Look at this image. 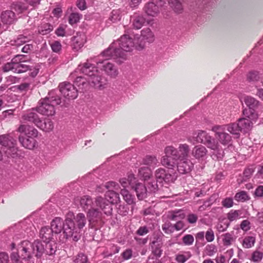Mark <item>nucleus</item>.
<instances>
[{
    "mask_svg": "<svg viewBox=\"0 0 263 263\" xmlns=\"http://www.w3.org/2000/svg\"><path fill=\"white\" fill-rule=\"evenodd\" d=\"M204 236L208 242H212L215 239L214 232L211 228L208 229L204 234Z\"/></svg>",
    "mask_w": 263,
    "mask_h": 263,
    "instance_id": "obj_62",
    "label": "nucleus"
},
{
    "mask_svg": "<svg viewBox=\"0 0 263 263\" xmlns=\"http://www.w3.org/2000/svg\"><path fill=\"white\" fill-rule=\"evenodd\" d=\"M120 194L122 196L123 199L128 204H132L134 202V197L129 193V192L127 190L125 189H121Z\"/></svg>",
    "mask_w": 263,
    "mask_h": 263,
    "instance_id": "obj_45",
    "label": "nucleus"
},
{
    "mask_svg": "<svg viewBox=\"0 0 263 263\" xmlns=\"http://www.w3.org/2000/svg\"><path fill=\"white\" fill-rule=\"evenodd\" d=\"M104 187L108 191H112L114 189L115 190H118L120 189L119 185L114 181H109L105 183Z\"/></svg>",
    "mask_w": 263,
    "mask_h": 263,
    "instance_id": "obj_61",
    "label": "nucleus"
},
{
    "mask_svg": "<svg viewBox=\"0 0 263 263\" xmlns=\"http://www.w3.org/2000/svg\"><path fill=\"white\" fill-rule=\"evenodd\" d=\"M97 68L88 61L79 66L80 70L89 77V83L93 84L95 88L102 90L105 88L107 80L104 77L99 75Z\"/></svg>",
    "mask_w": 263,
    "mask_h": 263,
    "instance_id": "obj_5",
    "label": "nucleus"
},
{
    "mask_svg": "<svg viewBox=\"0 0 263 263\" xmlns=\"http://www.w3.org/2000/svg\"><path fill=\"white\" fill-rule=\"evenodd\" d=\"M221 243L225 248L232 246L236 241V237L233 234L227 232L220 236Z\"/></svg>",
    "mask_w": 263,
    "mask_h": 263,
    "instance_id": "obj_20",
    "label": "nucleus"
},
{
    "mask_svg": "<svg viewBox=\"0 0 263 263\" xmlns=\"http://www.w3.org/2000/svg\"><path fill=\"white\" fill-rule=\"evenodd\" d=\"M122 17L121 11L120 9L113 10L110 15L109 19L113 22L119 21Z\"/></svg>",
    "mask_w": 263,
    "mask_h": 263,
    "instance_id": "obj_49",
    "label": "nucleus"
},
{
    "mask_svg": "<svg viewBox=\"0 0 263 263\" xmlns=\"http://www.w3.org/2000/svg\"><path fill=\"white\" fill-rule=\"evenodd\" d=\"M145 20L143 16L134 14L130 17V22L134 28L136 29H140L145 23Z\"/></svg>",
    "mask_w": 263,
    "mask_h": 263,
    "instance_id": "obj_27",
    "label": "nucleus"
},
{
    "mask_svg": "<svg viewBox=\"0 0 263 263\" xmlns=\"http://www.w3.org/2000/svg\"><path fill=\"white\" fill-rule=\"evenodd\" d=\"M50 47L53 52L60 53L62 50V45L60 42L54 41L50 43Z\"/></svg>",
    "mask_w": 263,
    "mask_h": 263,
    "instance_id": "obj_56",
    "label": "nucleus"
},
{
    "mask_svg": "<svg viewBox=\"0 0 263 263\" xmlns=\"http://www.w3.org/2000/svg\"><path fill=\"white\" fill-rule=\"evenodd\" d=\"M168 217L171 220H180L184 217V214L181 213L179 211H172L169 213Z\"/></svg>",
    "mask_w": 263,
    "mask_h": 263,
    "instance_id": "obj_50",
    "label": "nucleus"
},
{
    "mask_svg": "<svg viewBox=\"0 0 263 263\" xmlns=\"http://www.w3.org/2000/svg\"><path fill=\"white\" fill-rule=\"evenodd\" d=\"M155 176L156 179L159 180L160 181L164 180L166 182L169 181L171 175L166 174L164 169L160 168L156 171Z\"/></svg>",
    "mask_w": 263,
    "mask_h": 263,
    "instance_id": "obj_40",
    "label": "nucleus"
},
{
    "mask_svg": "<svg viewBox=\"0 0 263 263\" xmlns=\"http://www.w3.org/2000/svg\"><path fill=\"white\" fill-rule=\"evenodd\" d=\"M234 199L238 202H244L250 200V197L246 191H241L235 194Z\"/></svg>",
    "mask_w": 263,
    "mask_h": 263,
    "instance_id": "obj_44",
    "label": "nucleus"
},
{
    "mask_svg": "<svg viewBox=\"0 0 263 263\" xmlns=\"http://www.w3.org/2000/svg\"><path fill=\"white\" fill-rule=\"evenodd\" d=\"M74 86L77 87L78 92H84L89 87V83L86 78L82 77H78L74 81Z\"/></svg>",
    "mask_w": 263,
    "mask_h": 263,
    "instance_id": "obj_22",
    "label": "nucleus"
},
{
    "mask_svg": "<svg viewBox=\"0 0 263 263\" xmlns=\"http://www.w3.org/2000/svg\"><path fill=\"white\" fill-rule=\"evenodd\" d=\"M157 0H154L152 2L148 3L144 7V11L147 15L155 16L160 11L159 7L161 4L157 5Z\"/></svg>",
    "mask_w": 263,
    "mask_h": 263,
    "instance_id": "obj_17",
    "label": "nucleus"
},
{
    "mask_svg": "<svg viewBox=\"0 0 263 263\" xmlns=\"http://www.w3.org/2000/svg\"><path fill=\"white\" fill-rule=\"evenodd\" d=\"M208 151L206 148L202 145H197L195 146L192 152V155L196 159H200L206 155Z\"/></svg>",
    "mask_w": 263,
    "mask_h": 263,
    "instance_id": "obj_28",
    "label": "nucleus"
},
{
    "mask_svg": "<svg viewBox=\"0 0 263 263\" xmlns=\"http://www.w3.org/2000/svg\"><path fill=\"white\" fill-rule=\"evenodd\" d=\"M119 182L123 187L126 189L129 185H130L133 189H134V185L136 182V179L133 174H129L128 176V178H123L120 179Z\"/></svg>",
    "mask_w": 263,
    "mask_h": 263,
    "instance_id": "obj_30",
    "label": "nucleus"
},
{
    "mask_svg": "<svg viewBox=\"0 0 263 263\" xmlns=\"http://www.w3.org/2000/svg\"><path fill=\"white\" fill-rule=\"evenodd\" d=\"M29 70V75L32 77H35L38 74L39 67L38 66H31L25 63L15 64L14 73H22Z\"/></svg>",
    "mask_w": 263,
    "mask_h": 263,
    "instance_id": "obj_13",
    "label": "nucleus"
},
{
    "mask_svg": "<svg viewBox=\"0 0 263 263\" xmlns=\"http://www.w3.org/2000/svg\"><path fill=\"white\" fill-rule=\"evenodd\" d=\"M164 152L165 155L162 157V164L168 168L173 169L176 165V162L180 158L178 150L170 145L165 147Z\"/></svg>",
    "mask_w": 263,
    "mask_h": 263,
    "instance_id": "obj_8",
    "label": "nucleus"
},
{
    "mask_svg": "<svg viewBox=\"0 0 263 263\" xmlns=\"http://www.w3.org/2000/svg\"><path fill=\"white\" fill-rule=\"evenodd\" d=\"M150 172V170L147 167H141L139 170V174L143 178L144 180H146L149 178L151 174Z\"/></svg>",
    "mask_w": 263,
    "mask_h": 263,
    "instance_id": "obj_57",
    "label": "nucleus"
},
{
    "mask_svg": "<svg viewBox=\"0 0 263 263\" xmlns=\"http://www.w3.org/2000/svg\"><path fill=\"white\" fill-rule=\"evenodd\" d=\"M184 0H168V3L174 11L177 13H181L183 8L182 2Z\"/></svg>",
    "mask_w": 263,
    "mask_h": 263,
    "instance_id": "obj_35",
    "label": "nucleus"
},
{
    "mask_svg": "<svg viewBox=\"0 0 263 263\" xmlns=\"http://www.w3.org/2000/svg\"><path fill=\"white\" fill-rule=\"evenodd\" d=\"M36 112V108H32L25 112L23 115L22 118L24 121L33 123L37 126L41 119L39 118Z\"/></svg>",
    "mask_w": 263,
    "mask_h": 263,
    "instance_id": "obj_15",
    "label": "nucleus"
},
{
    "mask_svg": "<svg viewBox=\"0 0 263 263\" xmlns=\"http://www.w3.org/2000/svg\"><path fill=\"white\" fill-rule=\"evenodd\" d=\"M242 211L239 210H231L227 214L228 220L230 222L236 221L241 218Z\"/></svg>",
    "mask_w": 263,
    "mask_h": 263,
    "instance_id": "obj_37",
    "label": "nucleus"
},
{
    "mask_svg": "<svg viewBox=\"0 0 263 263\" xmlns=\"http://www.w3.org/2000/svg\"><path fill=\"white\" fill-rule=\"evenodd\" d=\"M193 138L197 142L203 143L209 148L212 150L217 151L219 148V144L218 142L203 130H198L195 132L193 134Z\"/></svg>",
    "mask_w": 263,
    "mask_h": 263,
    "instance_id": "obj_9",
    "label": "nucleus"
},
{
    "mask_svg": "<svg viewBox=\"0 0 263 263\" xmlns=\"http://www.w3.org/2000/svg\"><path fill=\"white\" fill-rule=\"evenodd\" d=\"M36 126L43 131L49 132L53 129L54 124L49 119H45L44 120L40 119Z\"/></svg>",
    "mask_w": 263,
    "mask_h": 263,
    "instance_id": "obj_26",
    "label": "nucleus"
},
{
    "mask_svg": "<svg viewBox=\"0 0 263 263\" xmlns=\"http://www.w3.org/2000/svg\"><path fill=\"white\" fill-rule=\"evenodd\" d=\"M242 246L245 249H249L253 247L256 241V238L253 236H246L239 239Z\"/></svg>",
    "mask_w": 263,
    "mask_h": 263,
    "instance_id": "obj_31",
    "label": "nucleus"
},
{
    "mask_svg": "<svg viewBox=\"0 0 263 263\" xmlns=\"http://www.w3.org/2000/svg\"><path fill=\"white\" fill-rule=\"evenodd\" d=\"M179 151L180 152V158L182 159L187 158L190 151L189 146L185 144H180L178 147Z\"/></svg>",
    "mask_w": 263,
    "mask_h": 263,
    "instance_id": "obj_47",
    "label": "nucleus"
},
{
    "mask_svg": "<svg viewBox=\"0 0 263 263\" xmlns=\"http://www.w3.org/2000/svg\"><path fill=\"white\" fill-rule=\"evenodd\" d=\"M158 163V159L155 156L146 155L142 160V164L154 167Z\"/></svg>",
    "mask_w": 263,
    "mask_h": 263,
    "instance_id": "obj_42",
    "label": "nucleus"
},
{
    "mask_svg": "<svg viewBox=\"0 0 263 263\" xmlns=\"http://www.w3.org/2000/svg\"><path fill=\"white\" fill-rule=\"evenodd\" d=\"M27 57L24 55L17 54L12 58L13 62L15 64H23L27 62Z\"/></svg>",
    "mask_w": 263,
    "mask_h": 263,
    "instance_id": "obj_59",
    "label": "nucleus"
},
{
    "mask_svg": "<svg viewBox=\"0 0 263 263\" xmlns=\"http://www.w3.org/2000/svg\"><path fill=\"white\" fill-rule=\"evenodd\" d=\"M52 25L49 23H42L37 28V31L39 34L46 35L49 33L53 30Z\"/></svg>",
    "mask_w": 263,
    "mask_h": 263,
    "instance_id": "obj_41",
    "label": "nucleus"
},
{
    "mask_svg": "<svg viewBox=\"0 0 263 263\" xmlns=\"http://www.w3.org/2000/svg\"><path fill=\"white\" fill-rule=\"evenodd\" d=\"M53 233L49 227L46 226L41 229L39 236L43 242L53 241Z\"/></svg>",
    "mask_w": 263,
    "mask_h": 263,
    "instance_id": "obj_21",
    "label": "nucleus"
},
{
    "mask_svg": "<svg viewBox=\"0 0 263 263\" xmlns=\"http://www.w3.org/2000/svg\"><path fill=\"white\" fill-rule=\"evenodd\" d=\"M11 9L14 10L16 13L21 14L27 9L25 4L21 2H14L11 4Z\"/></svg>",
    "mask_w": 263,
    "mask_h": 263,
    "instance_id": "obj_39",
    "label": "nucleus"
},
{
    "mask_svg": "<svg viewBox=\"0 0 263 263\" xmlns=\"http://www.w3.org/2000/svg\"><path fill=\"white\" fill-rule=\"evenodd\" d=\"M87 256L83 253H79L74 260L75 263H84L87 259Z\"/></svg>",
    "mask_w": 263,
    "mask_h": 263,
    "instance_id": "obj_64",
    "label": "nucleus"
},
{
    "mask_svg": "<svg viewBox=\"0 0 263 263\" xmlns=\"http://www.w3.org/2000/svg\"><path fill=\"white\" fill-rule=\"evenodd\" d=\"M44 244L39 240H35L33 243L28 241H23L21 243L19 247L20 253L24 259L30 258L34 255L39 258L43 254L51 255L53 254L57 248L54 241L43 242Z\"/></svg>",
    "mask_w": 263,
    "mask_h": 263,
    "instance_id": "obj_2",
    "label": "nucleus"
},
{
    "mask_svg": "<svg viewBox=\"0 0 263 263\" xmlns=\"http://www.w3.org/2000/svg\"><path fill=\"white\" fill-rule=\"evenodd\" d=\"M82 17V15L78 13H72L69 16L68 22L71 25H73L79 22Z\"/></svg>",
    "mask_w": 263,
    "mask_h": 263,
    "instance_id": "obj_52",
    "label": "nucleus"
},
{
    "mask_svg": "<svg viewBox=\"0 0 263 263\" xmlns=\"http://www.w3.org/2000/svg\"><path fill=\"white\" fill-rule=\"evenodd\" d=\"M15 67V64L13 62L12 59L11 62H7L2 67V70L4 72H7L10 71H12L14 72Z\"/></svg>",
    "mask_w": 263,
    "mask_h": 263,
    "instance_id": "obj_55",
    "label": "nucleus"
},
{
    "mask_svg": "<svg viewBox=\"0 0 263 263\" xmlns=\"http://www.w3.org/2000/svg\"><path fill=\"white\" fill-rule=\"evenodd\" d=\"M15 144H12L9 146L6 151V154L8 157L15 158L17 157V148L15 146Z\"/></svg>",
    "mask_w": 263,
    "mask_h": 263,
    "instance_id": "obj_51",
    "label": "nucleus"
},
{
    "mask_svg": "<svg viewBox=\"0 0 263 263\" xmlns=\"http://www.w3.org/2000/svg\"><path fill=\"white\" fill-rule=\"evenodd\" d=\"M176 165L178 171L181 174L190 172L193 167V164L187 158L179 159V162H176Z\"/></svg>",
    "mask_w": 263,
    "mask_h": 263,
    "instance_id": "obj_14",
    "label": "nucleus"
},
{
    "mask_svg": "<svg viewBox=\"0 0 263 263\" xmlns=\"http://www.w3.org/2000/svg\"><path fill=\"white\" fill-rule=\"evenodd\" d=\"M72 219H74L75 222L77 223V227H76L77 236L80 238V231L85 226L86 223V218L83 213H79L77 214L76 216L73 215ZM72 220L73 221V220Z\"/></svg>",
    "mask_w": 263,
    "mask_h": 263,
    "instance_id": "obj_18",
    "label": "nucleus"
},
{
    "mask_svg": "<svg viewBox=\"0 0 263 263\" xmlns=\"http://www.w3.org/2000/svg\"><path fill=\"white\" fill-rule=\"evenodd\" d=\"M135 40L137 41L136 49L141 50L145 47L146 43H151L154 41L155 36L149 28H146L141 30L140 36H135Z\"/></svg>",
    "mask_w": 263,
    "mask_h": 263,
    "instance_id": "obj_10",
    "label": "nucleus"
},
{
    "mask_svg": "<svg viewBox=\"0 0 263 263\" xmlns=\"http://www.w3.org/2000/svg\"><path fill=\"white\" fill-rule=\"evenodd\" d=\"M72 41L73 48L76 50H78L82 48L85 43V36L83 34H77V35L72 37Z\"/></svg>",
    "mask_w": 263,
    "mask_h": 263,
    "instance_id": "obj_32",
    "label": "nucleus"
},
{
    "mask_svg": "<svg viewBox=\"0 0 263 263\" xmlns=\"http://www.w3.org/2000/svg\"><path fill=\"white\" fill-rule=\"evenodd\" d=\"M75 201L79 202L84 211L88 210L87 216L90 221L97 222L104 218V215L112 214V208L102 196L96 197L93 201L90 196L84 195L76 198Z\"/></svg>",
    "mask_w": 263,
    "mask_h": 263,
    "instance_id": "obj_1",
    "label": "nucleus"
},
{
    "mask_svg": "<svg viewBox=\"0 0 263 263\" xmlns=\"http://www.w3.org/2000/svg\"><path fill=\"white\" fill-rule=\"evenodd\" d=\"M182 242L185 246H191L193 244L194 238L191 234H186L182 238Z\"/></svg>",
    "mask_w": 263,
    "mask_h": 263,
    "instance_id": "obj_58",
    "label": "nucleus"
},
{
    "mask_svg": "<svg viewBox=\"0 0 263 263\" xmlns=\"http://www.w3.org/2000/svg\"><path fill=\"white\" fill-rule=\"evenodd\" d=\"M230 226V222L226 219L223 218L220 220L217 224L216 228L219 232H223L226 231Z\"/></svg>",
    "mask_w": 263,
    "mask_h": 263,
    "instance_id": "obj_46",
    "label": "nucleus"
},
{
    "mask_svg": "<svg viewBox=\"0 0 263 263\" xmlns=\"http://www.w3.org/2000/svg\"><path fill=\"white\" fill-rule=\"evenodd\" d=\"M105 196L106 198L109 199H106L108 202L109 204L112 207V206L110 204H118L120 202V198L119 194L114 191H108L105 194ZM105 199V198H104Z\"/></svg>",
    "mask_w": 263,
    "mask_h": 263,
    "instance_id": "obj_29",
    "label": "nucleus"
},
{
    "mask_svg": "<svg viewBox=\"0 0 263 263\" xmlns=\"http://www.w3.org/2000/svg\"><path fill=\"white\" fill-rule=\"evenodd\" d=\"M17 131L21 133H24L27 137L35 138L37 137L38 131L33 126L28 124L21 125L18 128Z\"/></svg>",
    "mask_w": 263,
    "mask_h": 263,
    "instance_id": "obj_16",
    "label": "nucleus"
},
{
    "mask_svg": "<svg viewBox=\"0 0 263 263\" xmlns=\"http://www.w3.org/2000/svg\"><path fill=\"white\" fill-rule=\"evenodd\" d=\"M190 251H185L182 253H178L175 255V260L178 263H184L192 257Z\"/></svg>",
    "mask_w": 263,
    "mask_h": 263,
    "instance_id": "obj_38",
    "label": "nucleus"
},
{
    "mask_svg": "<svg viewBox=\"0 0 263 263\" xmlns=\"http://www.w3.org/2000/svg\"><path fill=\"white\" fill-rule=\"evenodd\" d=\"M217 252V247L214 245H208L205 248V252L206 255L209 256H213Z\"/></svg>",
    "mask_w": 263,
    "mask_h": 263,
    "instance_id": "obj_54",
    "label": "nucleus"
},
{
    "mask_svg": "<svg viewBox=\"0 0 263 263\" xmlns=\"http://www.w3.org/2000/svg\"><path fill=\"white\" fill-rule=\"evenodd\" d=\"M61 99L59 97L46 98L40 101L39 106L36 107V111L45 116H53L55 114V105H59Z\"/></svg>",
    "mask_w": 263,
    "mask_h": 263,
    "instance_id": "obj_7",
    "label": "nucleus"
},
{
    "mask_svg": "<svg viewBox=\"0 0 263 263\" xmlns=\"http://www.w3.org/2000/svg\"><path fill=\"white\" fill-rule=\"evenodd\" d=\"M137 41L127 34L121 36L119 40L112 43L110 46L103 52V55L107 58L116 59L121 58L123 60L126 59V52L136 48Z\"/></svg>",
    "mask_w": 263,
    "mask_h": 263,
    "instance_id": "obj_3",
    "label": "nucleus"
},
{
    "mask_svg": "<svg viewBox=\"0 0 263 263\" xmlns=\"http://www.w3.org/2000/svg\"><path fill=\"white\" fill-rule=\"evenodd\" d=\"M134 188L136 192V195L140 200H142L146 197L147 188L145 186L141 183H135Z\"/></svg>",
    "mask_w": 263,
    "mask_h": 263,
    "instance_id": "obj_25",
    "label": "nucleus"
},
{
    "mask_svg": "<svg viewBox=\"0 0 263 263\" xmlns=\"http://www.w3.org/2000/svg\"><path fill=\"white\" fill-rule=\"evenodd\" d=\"M18 140L22 145L26 148L32 149L36 144V141L35 138L25 137L23 136H20Z\"/></svg>",
    "mask_w": 263,
    "mask_h": 263,
    "instance_id": "obj_23",
    "label": "nucleus"
},
{
    "mask_svg": "<svg viewBox=\"0 0 263 263\" xmlns=\"http://www.w3.org/2000/svg\"><path fill=\"white\" fill-rule=\"evenodd\" d=\"M227 129L231 134L238 135L241 132L238 123H233L226 125Z\"/></svg>",
    "mask_w": 263,
    "mask_h": 263,
    "instance_id": "obj_48",
    "label": "nucleus"
},
{
    "mask_svg": "<svg viewBox=\"0 0 263 263\" xmlns=\"http://www.w3.org/2000/svg\"><path fill=\"white\" fill-rule=\"evenodd\" d=\"M243 99L248 108L255 109L258 105V101L251 96H245Z\"/></svg>",
    "mask_w": 263,
    "mask_h": 263,
    "instance_id": "obj_43",
    "label": "nucleus"
},
{
    "mask_svg": "<svg viewBox=\"0 0 263 263\" xmlns=\"http://www.w3.org/2000/svg\"><path fill=\"white\" fill-rule=\"evenodd\" d=\"M263 253L256 250L252 254V260L254 262H259L262 259Z\"/></svg>",
    "mask_w": 263,
    "mask_h": 263,
    "instance_id": "obj_60",
    "label": "nucleus"
},
{
    "mask_svg": "<svg viewBox=\"0 0 263 263\" xmlns=\"http://www.w3.org/2000/svg\"><path fill=\"white\" fill-rule=\"evenodd\" d=\"M21 246V243L18 246V248L17 249V252L13 251L11 255L10 258L12 263H34L33 260H31L30 258H26L24 259L22 256V253H20L19 251V247Z\"/></svg>",
    "mask_w": 263,
    "mask_h": 263,
    "instance_id": "obj_19",
    "label": "nucleus"
},
{
    "mask_svg": "<svg viewBox=\"0 0 263 263\" xmlns=\"http://www.w3.org/2000/svg\"><path fill=\"white\" fill-rule=\"evenodd\" d=\"M238 124L241 132H247L251 128L253 121L246 118H242L238 120Z\"/></svg>",
    "mask_w": 263,
    "mask_h": 263,
    "instance_id": "obj_33",
    "label": "nucleus"
},
{
    "mask_svg": "<svg viewBox=\"0 0 263 263\" xmlns=\"http://www.w3.org/2000/svg\"><path fill=\"white\" fill-rule=\"evenodd\" d=\"M1 18L2 22L6 24H12L16 20L14 12L8 10L2 12Z\"/></svg>",
    "mask_w": 263,
    "mask_h": 263,
    "instance_id": "obj_24",
    "label": "nucleus"
},
{
    "mask_svg": "<svg viewBox=\"0 0 263 263\" xmlns=\"http://www.w3.org/2000/svg\"><path fill=\"white\" fill-rule=\"evenodd\" d=\"M243 115L244 118L249 119L252 121L255 122L258 118V115L255 111L254 109L253 108H245L243 110Z\"/></svg>",
    "mask_w": 263,
    "mask_h": 263,
    "instance_id": "obj_36",
    "label": "nucleus"
},
{
    "mask_svg": "<svg viewBox=\"0 0 263 263\" xmlns=\"http://www.w3.org/2000/svg\"><path fill=\"white\" fill-rule=\"evenodd\" d=\"M16 141L9 135H3L0 136V144L5 147H9L12 144H15Z\"/></svg>",
    "mask_w": 263,
    "mask_h": 263,
    "instance_id": "obj_34",
    "label": "nucleus"
},
{
    "mask_svg": "<svg viewBox=\"0 0 263 263\" xmlns=\"http://www.w3.org/2000/svg\"><path fill=\"white\" fill-rule=\"evenodd\" d=\"M61 94L67 99H75L78 97V90L74 85L69 82L61 83L59 86Z\"/></svg>",
    "mask_w": 263,
    "mask_h": 263,
    "instance_id": "obj_11",
    "label": "nucleus"
},
{
    "mask_svg": "<svg viewBox=\"0 0 263 263\" xmlns=\"http://www.w3.org/2000/svg\"><path fill=\"white\" fill-rule=\"evenodd\" d=\"M212 130L215 132V137L221 144L226 145L231 141V136L228 133L223 132V128L222 126H214L213 127Z\"/></svg>",
    "mask_w": 263,
    "mask_h": 263,
    "instance_id": "obj_12",
    "label": "nucleus"
},
{
    "mask_svg": "<svg viewBox=\"0 0 263 263\" xmlns=\"http://www.w3.org/2000/svg\"><path fill=\"white\" fill-rule=\"evenodd\" d=\"M110 58H107L103 55V52L96 59L97 68L111 79H115L119 74L117 66L114 63L108 61Z\"/></svg>",
    "mask_w": 263,
    "mask_h": 263,
    "instance_id": "obj_6",
    "label": "nucleus"
},
{
    "mask_svg": "<svg viewBox=\"0 0 263 263\" xmlns=\"http://www.w3.org/2000/svg\"><path fill=\"white\" fill-rule=\"evenodd\" d=\"M73 213L69 212L66 216L65 222L60 217H55L51 222V229L55 234H59L63 230L66 238L72 237L74 241H77L79 238L77 236V231L74 221L72 220Z\"/></svg>",
    "mask_w": 263,
    "mask_h": 263,
    "instance_id": "obj_4",
    "label": "nucleus"
},
{
    "mask_svg": "<svg viewBox=\"0 0 263 263\" xmlns=\"http://www.w3.org/2000/svg\"><path fill=\"white\" fill-rule=\"evenodd\" d=\"M240 228L244 232H247L251 229V222L247 219L242 220L240 224Z\"/></svg>",
    "mask_w": 263,
    "mask_h": 263,
    "instance_id": "obj_63",
    "label": "nucleus"
},
{
    "mask_svg": "<svg viewBox=\"0 0 263 263\" xmlns=\"http://www.w3.org/2000/svg\"><path fill=\"white\" fill-rule=\"evenodd\" d=\"M173 226L170 221H167L162 225V229L165 233L171 234L174 232Z\"/></svg>",
    "mask_w": 263,
    "mask_h": 263,
    "instance_id": "obj_53",
    "label": "nucleus"
}]
</instances>
